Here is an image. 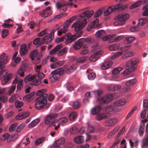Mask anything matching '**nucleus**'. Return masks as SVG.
<instances>
[{
	"label": "nucleus",
	"instance_id": "obj_21",
	"mask_svg": "<svg viewBox=\"0 0 148 148\" xmlns=\"http://www.w3.org/2000/svg\"><path fill=\"white\" fill-rule=\"evenodd\" d=\"M12 76V74L10 73L7 76L4 77L1 80L2 85H5L11 78Z\"/></svg>",
	"mask_w": 148,
	"mask_h": 148
},
{
	"label": "nucleus",
	"instance_id": "obj_26",
	"mask_svg": "<svg viewBox=\"0 0 148 148\" xmlns=\"http://www.w3.org/2000/svg\"><path fill=\"white\" fill-rule=\"evenodd\" d=\"M112 36H113L112 39V42H117L121 39H123L124 38V36L123 35L115 36L114 35H112Z\"/></svg>",
	"mask_w": 148,
	"mask_h": 148
},
{
	"label": "nucleus",
	"instance_id": "obj_25",
	"mask_svg": "<svg viewBox=\"0 0 148 148\" xmlns=\"http://www.w3.org/2000/svg\"><path fill=\"white\" fill-rule=\"evenodd\" d=\"M119 126L115 127L112 131L109 133L107 136V138H109L112 137L115 133L119 130Z\"/></svg>",
	"mask_w": 148,
	"mask_h": 148
},
{
	"label": "nucleus",
	"instance_id": "obj_57",
	"mask_svg": "<svg viewBox=\"0 0 148 148\" xmlns=\"http://www.w3.org/2000/svg\"><path fill=\"white\" fill-rule=\"evenodd\" d=\"M15 107L16 108H19L21 107L23 105V102L18 100H16L15 103Z\"/></svg>",
	"mask_w": 148,
	"mask_h": 148
},
{
	"label": "nucleus",
	"instance_id": "obj_11",
	"mask_svg": "<svg viewBox=\"0 0 148 148\" xmlns=\"http://www.w3.org/2000/svg\"><path fill=\"white\" fill-rule=\"evenodd\" d=\"M94 13V12L93 10H91L89 12V10H87L83 12L81 14V17H84L85 18L88 19L91 16L93 15Z\"/></svg>",
	"mask_w": 148,
	"mask_h": 148
},
{
	"label": "nucleus",
	"instance_id": "obj_4",
	"mask_svg": "<svg viewBox=\"0 0 148 148\" xmlns=\"http://www.w3.org/2000/svg\"><path fill=\"white\" fill-rule=\"evenodd\" d=\"M113 107L112 106L107 107L106 108L105 113L99 112L96 114V119L98 121H99L104 119H108L111 116V114L110 112L113 111Z\"/></svg>",
	"mask_w": 148,
	"mask_h": 148
},
{
	"label": "nucleus",
	"instance_id": "obj_24",
	"mask_svg": "<svg viewBox=\"0 0 148 148\" xmlns=\"http://www.w3.org/2000/svg\"><path fill=\"white\" fill-rule=\"evenodd\" d=\"M121 86L120 85H111L109 86L108 87V89L113 91L118 90L121 89Z\"/></svg>",
	"mask_w": 148,
	"mask_h": 148
},
{
	"label": "nucleus",
	"instance_id": "obj_17",
	"mask_svg": "<svg viewBox=\"0 0 148 148\" xmlns=\"http://www.w3.org/2000/svg\"><path fill=\"white\" fill-rule=\"evenodd\" d=\"M106 35L105 31L103 30H100L97 31L95 33V36L98 38L101 39L103 37Z\"/></svg>",
	"mask_w": 148,
	"mask_h": 148
},
{
	"label": "nucleus",
	"instance_id": "obj_54",
	"mask_svg": "<svg viewBox=\"0 0 148 148\" xmlns=\"http://www.w3.org/2000/svg\"><path fill=\"white\" fill-rule=\"evenodd\" d=\"M108 103L112 100L114 98L113 95L111 94L105 95Z\"/></svg>",
	"mask_w": 148,
	"mask_h": 148
},
{
	"label": "nucleus",
	"instance_id": "obj_5",
	"mask_svg": "<svg viewBox=\"0 0 148 148\" xmlns=\"http://www.w3.org/2000/svg\"><path fill=\"white\" fill-rule=\"evenodd\" d=\"M82 33L83 32L80 31L76 33V34L73 35H71V34L69 33L65 34V36L66 37V38L65 41V43L66 44L70 43L80 37Z\"/></svg>",
	"mask_w": 148,
	"mask_h": 148
},
{
	"label": "nucleus",
	"instance_id": "obj_62",
	"mask_svg": "<svg viewBox=\"0 0 148 148\" xmlns=\"http://www.w3.org/2000/svg\"><path fill=\"white\" fill-rule=\"evenodd\" d=\"M123 54V52L122 51H120L113 54H112L111 56V58L112 59H115L117 57Z\"/></svg>",
	"mask_w": 148,
	"mask_h": 148
},
{
	"label": "nucleus",
	"instance_id": "obj_19",
	"mask_svg": "<svg viewBox=\"0 0 148 148\" xmlns=\"http://www.w3.org/2000/svg\"><path fill=\"white\" fill-rule=\"evenodd\" d=\"M36 74H34L32 75H28L24 78V81L25 82L31 81L34 79H36Z\"/></svg>",
	"mask_w": 148,
	"mask_h": 148
},
{
	"label": "nucleus",
	"instance_id": "obj_33",
	"mask_svg": "<svg viewBox=\"0 0 148 148\" xmlns=\"http://www.w3.org/2000/svg\"><path fill=\"white\" fill-rule=\"evenodd\" d=\"M98 102L101 104H105L108 103L105 95L97 99Z\"/></svg>",
	"mask_w": 148,
	"mask_h": 148
},
{
	"label": "nucleus",
	"instance_id": "obj_27",
	"mask_svg": "<svg viewBox=\"0 0 148 148\" xmlns=\"http://www.w3.org/2000/svg\"><path fill=\"white\" fill-rule=\"evenodd\" d=\"M101 107L99 106H96L92 108L91 110V113L93 115H95L101 110Z\"/></svg>",
	"mask_w": 148,
	"mask_h": 148
},
{
	"label": "nucleus",
	"instance_id": "obj_15",
	"mask_svg": "<svg viewBox=\"0 0 148 148\" xmlns=\"http://www.w3.org/2000/svg\"><path fill=\"white\" fill-rule=\"evenodd\" d=\"M29 113L27 112H21L18 114L15 117V119L17 120L22 119L27 117Z\"/></svg>",
	"mask_w": 148,
	"mask_h": 148
},
{
	"label": "nucleus",
	"instance_id": "obj_18",
	"mask_svg": "<svg viewBox=\"0 0 148 148\" xmlns=\"http://www.w3.org/2000/svg\"><path fill=\"white\" fill-rule=\"evenodd\" d=\"M5 55L4 53H2L0 57V64H5L8 61V58L5 57Z\"/></svg>",
	"mask_w": 148,
	"mask_h": 148
},
{
	"label": "nucleus",
	"instance_id": "obj_58",
	"mask_svg": "<svg viewBox=\"0 0 148 148\" xmlns=\"http://www.w3.org/2000/svg\"><path fill=\"white\" fill-rule=\"evenodd\" d=\"M99 22V19L98 18H96L91 22V23L93 25V26L95 28L98 27H99L100 26Z\"/></svg>",
	"mask_w": 148,
	"mask_h": 148
},
{
	"label": "nucleus",
	"instance_id": "obj_51",
	"mask_svg": "<svg viewBox=\"0 0 148 148\" xmlns=\"http://www.w3.org/2000/svg\"><path fill=\"white\" fill-rule=\"evenodd\" d=\"M45 139L44 137H41L37 139L35 141V144L36 145H38L42 143Z\"/></svg>",
	"mask_w": 148,
	"mask_h": 148
},
{
	"label": "nucleus",
	"instance_id": "obj_34",
	"mask_svg": "<svg viewBox=\"0 0 148 148\" xmlns=\"http://www.w3.org/2000/svg\"><path fill=\"white\" fill-rule=\"evenodd\" d=\"M38 51L37 49H35L32 51L29 54V57L32 60L34 59V58L36 57L38 54Z\"/></svg>",
	"mask_w": 148,
	"mask_h": 148
},
{
	"label": "nucleus",
	"instance_id": "obj_9",
	"mask_svg": "<svg viewBox=\"0 0 148 148\" xmlns=\"http://www.w3.org/2000/svg\"><path fill=\"white\" fill-rule=\"evenodd\" d=\"M51 9L50 7H48L42 10L40 12V15L44 18L51 15L52 13V12L50 11Z\"/></svg>",
	"mask_w": 148,
	"mask_h": 148
},
{
	"label": "nucleus",
	"instance_id": "obj_14",
	"mask_svg": "<svg viewBox=\"0 0 148 148\" xmlns=\"http://www.w3.org/2000/svg\"><path fill=\"white\" fill-rule=\"evenodd\" d=\"M69 27V24H64L63 27L60 29H59L58 31L57 34L59 36H61L63 34L66 33L68 30Z\"/></svg>",
	"mask_w": 148,
	"mask_h": 148
},
{
	"label": "nucleus",
	"instance_id": "obj_41",
	"mask_svg": "<svg viewBox=\"0 0 148 148\" xmlns=\"http://www.w3.org/2000/svg\"><path fill=\"white\" fill-rule=\"evenodd\" d=\"M103 93V91L101 90H97L95 91H91V93L93 96H99Z\"/></svg>",
	"mask_w": 148,
	"mask_h": 148
},
{
	"label": "nucleus",
	"instance_id": "obj_45",
	"mask_svg": "<svg viewBox=\"0 0 148 148\" xmlns=\"http://www.w3.org/2000/svg\"><path fill=\"white\" fill-rule=\"evenodd\" d=\"M105 9L104 7L100 8L97 11L94 15V17L95 18H96L102 14L103 10Z\"/></svg>",
	"mask_w": 148,
	"mask_h": 148
},
{
	"label": "nucleus",
	"instance_id": "obj_29",
	"mask_svg": "<svg viewBox=\"0 0 148 148\" xmlns=\"http://www.w3.org/2000/svg\"><path fill=\"white\" fill-rule=\"evenodd\" d=\"M26 69L20 67L17 71V73L20 76L23 77L25 75V71Z\"/></svg>",
	"mask_w": 148,
	"mask_h": 148
},
{
	"label": "nucleus",
	"instance_id": "obj_16",
	"mask_svg": "<svg viewBox=\"0 0 148 148\" xmlns=\"http://www.w3.org/2000/svg\"><path fill=\"white\" fill-rule=\"evenodd\" d=\"M84 141V137L82 136H77L74 138V142L77 144L83 143Z\"/></svg>",
	"mask_w": 148,
	"mask_h": 148
},
{
	"label": "nucleus",
	"instance_id": "obj_56",
	"mask_svg": "<svg viewBox=\"0 0 148 148\" xmlns=\"http://www.w3.org/2000/svg\"><path fill=\"white\" fill-rule=\"evenodd\" d=\"M18 125V124L16 123H15L12 124L9 128V132H13Z\"/></svg>",
	"mask_w": 148,
	"mask_h": 148
},
{
	"label": "nucleus",
	"instance_id": "obj_63",
	"mask_svg": "<svg viewBox=\"0 0 148 148\" xmlns=\"http://www.w3.org/2000/svg\"><path fill=\"white\" fill-rule=\"evenodd\" d=\"M70 132L72 134H76L78 132V130L76 126H73L70 129Z\"/></svg>",
	"mask_w": 148,
	"mask_h": 148
},
{
	"label": "nucleus",
	"instance_id": "obj_6",
	"mask_svg": "<svg viewBox=\"0 0 148 148\" xmlns=\"http://www.w3.org/2000/svg\"><path fill=\"white\" fill-rule=\"evenodd\" d=\"M87 23L86 19L84 18L80 22L79 21L75 22L72 25V27L74 28V30L76 33L82 32L81 30L86 25Z\"/></svg>",
	"mask_w": 148,
	"mask_h": 148
},
{
	"label": "nucleus",
	"instance_id": "obj_59",
	"mask_svg": "<svg viewBox=\"0 0 148 148\" xmlns=\"http://www.w3.org/2000/svg\"><path fill=\"white\" fill-rule=\"evenodd\" d=\"M42 40H40V38H36L33 41V44L35 45H40L42 44Z\"/></svg>",
	"mask_w": 148,
	"mask_h": 148
},
{
	"label": "nucleus",
	"instance_id": "obj_40",
	"mask_svg": "<svg viewBox=\"0 0 148 148\" xmlns=\"http://www.w3.org/2000/svg\"><path fill=\"white\" fill-rule=\"evenodd\" d=\"M97 127H94L92 126H89L87 128L88 132L89 133H92L95 132H98L99 131L97 130Z\"/></svg>",
	"mask_w": 148,
	"mask_h": 148
},
{
	"label": "nucleus",
	"instance_id": "obj_60",
	"mask_svg": "<svg viewBox=\"0 0 148 148\" xmlns=\"http://www.w3.org/2000/svg\"><path fill=\"white\" fill-rule=\"evenodd\" d=\"M45 92L46 90L45 89H41L37 91V94L38 96L43 97L44 94H47L45 93Z\"/></svg>",
	"mask_w": 148,
	"mask_h": 148
},
{
	"label": "nucleus",
	"instance_id": "obj_31",
	"mask_svg": "<svg viewBox=\"0 0 148 148\" xmlns=\"http://www.w3.org/2000/svg\"><path fill=\"white\" fill-rule=\"evenodd\" d=\"M69 104L72 105L73 108L74 109H77L80 107V103L79 102L76 101L74 102H71L69 103Z\"/></svg>",
	"mask_w": 148,
	"mask_h": 148
},
{
	"label": "nucleus",
	"instance_id": "obj_2",
	"mask_svg": "<svg viewBox=\"0 0 148 148\" xmlns=\"http://www.w3.org/2000/svg\"><path fill=\"white\" fill-rule=\"evenodd\" d=\"M92 51L95 52L93 54L91 55L89 58V60L92 62L97 61L103 53V51L100 49V47L97 44L93 47Z\"/></svg>",
	"mask_w": 148,
	"mask_h": 148
},
{
	"label": "nucleus",
	"instance_id": "obj_53",
	"mask_svg": "<svg viewBox=\"0 0 148 148\" xmlns=\"http://www.w3.org/2000/svg\"><path fill=\"white\" fill-rule=\"evenodd\" d=\"M142 3V1H140L132 5L130 7V9H132L135 8L137 7L140 5Z\"/></svg>",
	"mask_w": 148,
	"mask_h": 148
},
{
	"label": "nucleus",
	"instance_id": "obj_42",
	"mask_svg": "<svg viewBox=\"0 0 148 148\" xmlns=\"http://www.w3.org/2000/svg\"><path fill=\"white\" fill-rule=\"evenodd\" d=\"M19 136V134L18 133L10 135V136L9 137L8 141L11 142V141H14Z\"/></svg>",
	"mask_w": 148,
	"mask_h": 148
},
{
	"label": "nucleus",
	"instance_id": "obj_47",
	"mask_svg": "<svg viewBox=\"0 0 148 148\" xmlns=\"http://www.w3.org/2000/svg\"><path fill=\"white\" fill-rule=\"evenodd\" d=\"M121 6L122 4L119 3L115 5H112L111 6L113 9L114 11L116 10L122 11Z\"/></svg>",
	"mask_w": 148,
	"mask_h": 148
},
{
	"label": "nucleus",
	"instance_id": "obj_44",
	"mask_svg": "<svg viewBox=\"0 0 148 148\" xmlns=\"http://www.w3.org/2000/svg\"><path fill=\"white\" fill-rule=\"evenodd\" d=\"M136 82V79H134L127 82L125 84L127 86H132L135 84Z\"/></svg>",
	"mask_w": 148,
	"mask_h": 148
},
{
	"label": "nucleus",
	"instance_id": "obj_37",
	"mask_svg": "<svg viewBox=\"0 0 148 148\" xmlns=\"http://www.w3.org/2000/svg\"><path fill=\"white\" fill-rule=\"evenodd\" d=\"M135 38L132 36L127 37L125 40V42L127 44H129L132 42L134 40H135Z\"/></svg>",
	"mask_w": 148,
	"mask_h": 148
},
{
	"label": "nucleus",
	"instance_id": "obj_52",
	"mask_svg": "<svg viewBox=\"0 0 148 148\" xmlns=\"http://www.w3.org/2000/svg\"><path fill=\"white\" fill-rule=\"evenodd\" d=\"M65 139L64 138L61 137L58 139L55 142V144L58 145H62L65 143Z\"/></svg>",
	"mask_w": 148,
	"mask_h": 148
},
{
	"label": "nucleus",
	"instance_id": "obj_55",
	"mask_svg": "<svg viewBox=\"0 0 148 148\" xmlns=\"http://www.w3.org/2000/svg\"><path fill=\"white\" fill-rule=\"evenodd\" d=\"M118 48L119 46L116 43L113 44L109 47V49L110 51H115Z\"/></svg>",
	"mask_w": 148,
	"mask_h": 148
},
{
	"label": "nucleus",
	"instance_id": "obj_3",
	"mask_svg": "<svg viewBox=\"0 0 148 148\" xmlns=\"http://www.w3.org/2000/svg\"><path fill=\"white\" fill-rule=\"evenodd\" d=\"M130 17L129 14H120L115 17L116 20L114 22L113 25L115 26H120L124 25L127 20Z\"/></svg>",
	"mask_w": 148,
	"mask_h": 148
},
{
	"label": "nucleus",
	"instance_id": "obj_1",
	"mask_svg": "<svg viewBox=\"0 0 148 148\" xmlns=\"http://www.w3.org/2000/svg\"><path fill=\"white\" fill-rule=\"evenodd\" d=\"M44 97L39 96L36 99L35 106L36 109L40 110L42 108L47 109L49 105L47 104V94H44Z\"/></svg>",
	"mask_w": 148,
	"mask_h": 148
},
{
	"label": "nucleus",
	"instance_id": "obj_43",
	"mask_svg": "<svg viewBox=\"0 0 148 148\" xmlns=\"http://www.w3.org/2000/svg\"><path fill=\"white\" fill-rule=\"evenodd\" d=\"M29 64L28 63L27 60L25 59H23V60L22 62L21 66H20L22 68L25 69H26L28 67Z\"/></svg>",
	"mask_w": 148,
	"mask_h": 148
},
{
	"label": "nucleus",
	"instance_id": "obj_13",
	"mask_svg": "<svg viewBox=\"0 0 148 148\" xmlns=\"http://www.w3.org/2000/svg\"><path fill=\"white\" fill-rule=\"evenodd\" d=\"M83 44L80 38L75 42V44L73 46V48L74 50L79 49L82 47Z\"/></svg>",
	"mask_w": 148,
	"mask_h": 148
},
{
	"label": "nucleus",
	"instance_id": "obj_48",
	"mask_svg": "<svg viewBox=\"0 0 148 148\" xmlns=\"http://www.w3.org/2000/svg\"><path fill=\"white\" fill-rule=\"evenodd\" d=\"M68 121V119L66 117H63L60 118L58 121L62 125H63Z\"/></svg>",
	"mask_w": 148,
	"mask_h": 148
},
{
	"label": "nucleus",
	"instance_id": "obj_46",
	"mask_svg": "<svg viewBox=\"0 0 148 148\" xmlns=\"http://www.w3.org/2000/svg\"><path fill=\"white\" fill-rule=\"evenodd\" d=\"M52 73H56L58 75H59V76L60 77V75H61L63 74L64 73V71L62 68H59L53 71Z\"/></svg>",
	"mask_w": 148,
	"mask_h": 148
},
{
	"label": "nucleus",
	"instance_id": "obj_7",
	"mask_svg": "<svg viewBox=\"0 0 148 148\" xmlns=\"http://www.w3.org/2000/svg\"><path fill=\"white\" fill-rule=\"evenodd\" d=\"M139 60L137 58H133L130 60L126 63L127 66L131 69V71H134L136 67V65L138 63Z\"/></svg>",
	"mask_w": 148,
	"mask_h": 148
},
{
	"label": "nucleus",
	"instance_id": "obj_32",
	"mask_svg": "<svg viewBox=\"0 0 148 148\" xmlns=\"http://www.w3.org/2000/svg\"><path fill=\"white\" fill-rule=\"evenodd\" d=\"M148 21V19L147 17H145L140 18L138 20V26H142L145 24Z\"/></svg>",
	"mask_w": 148,
	"mask_h": 148
},
{
	"label": "nucleus",
	"instance_id": "obj_10",
	"mask_svg": "<svg viewBox=\"0 0 148 148\" xmlns=\"http://www.w3.org/2000/svg\"><path fill=\"white\" fill-rule=\"evenodd\" d=\"M117 122L116 118H111L105 121V125L108 127H111L114 125Z\"/></svg>",
	"mask_w": 148,
	"mask_h": 148
},
{
	"label": "nucleus",
	"instance_id": "obj_64",
	"mask_svg": "<svg viewBox=\"0 0 148 148\" xmlns=\"http://www.w3.org/2000/svg\"><path fill=\"white\" fill-rule=\"evenodd\" d=\"M86 60L85 57H82L78 58L76 59V62L78 63H82L84 62Z\"/></svg>",
	"mask_w": 148,
	"mask_h": 148
},
{
	"label": "nucleus",
	"instance_id": "obj_36",
	"mask_svg": "<svg viewBox=\"0 0 148 148\" xmlns=\"http://www.w3.org/2000/svg\"><path fill=\"white\" fill-rule=\"evenodd\" d=\"M77 113L75 112H71L69 115V119L71 121L74 120L77 117Z\"/></svg>",
	"mask_w": 148,
	"mask_h": 148
},
{
	"label": "nucleus",
	"instance_id": "obj_12",
	"mask_svg": "<svg viewBox=\"0 0 148 148\" xmlns=\"http://www.w3.org/2000/svg\"><path fill=\"white\" fill-rule=\"evenodd\" d=\"M28 49L27 45L25 44H22L20 49L19 53L21 56L26 54L28 51Z\"/></svg>",
	"mask_w": 148,
	"mask_h": 148
},
{
	"label": "nucleus",
	"instance_id": "obj_30",
	"mask_svg": "<svg viewBox=\"0 0 148 148\" xmlns=\"http://www.w3.org/2000/svg\"><path fill=\"white\" fill-rule=\"evenodd\" d=\"M114 12V11L112 6H110L104 11V16H108Z\"/></svg>",
	"mask_w": 148,
	"mask_h": 148
},
{
	"label": "nucleus",
	"instance_id": "obj_39",
	"mask_svg": "<svg viewBox=\"0 0 148 148\" xmlns=\"http://www.w3.org/2000/svg\"><path fill=\"white\" fill-rule=\"evenodd\" d=\"M51 40V37H48L47 35H46L43 38L42 40V44L44 43L47 44L50 42Z\"/></svg>",
	"mask_w": 148,
	"mask_h": 148
},
{
	"label": "nucleus",
	"instance_id": "obj_61",
	"mask_svg": "<svg viewBox=\"0 0 148 148\" xmlns=\"http://www.w3.org/2000/svg\"><path fill=\"white\" fill-rule=\"evenodd\" d=\"M123 69L121 67H118L114 68L112 71V73L115 75L119 73Z\"/></svg>",
	"mask_w": 148,
	"mask_h": 148
},
{
	"label": "nucleus",
	"instance_id": "obj_23",
	"mask_svg": "<svg viewBox=\"0 0 148 148\" xmlns=\"http://www.w3.org/2000/svg\"><path fill=\"white\" fill-rule=\"evenodd\" d=\"M126 102L124 99H119L115 101L114 103V105L116 106H119L124 105Z\"/></svg>",
	"mask_w": 148,
	"mask_h": 148
},
{
	"label": "nucleus",
	"instance_id": "obj_22",
	"mask_svg": "<svg viewBox=\"0 0 148 148\" xmlns=\"http://www.w3.org/2000/svg\"><path fill=\"white\" fill-rule=\"evenodd\" d=\"M39 118H37L32 121L28 125V127L32 128L36 125L40 121Z\"/></svg>",
	"mask_w": 148,
	"mask_h": 148
},
{
	"label": "nucleus",
	"instance_id": "obj_20",
	"mask_svg": "<svg viewBox=\"0 0 148 148\" xmlns=\"http://www.w3.org/2000/svg\"><path fill=\"white\" fill-rule=\"evenodd\" d=\"M112 64V61L105 62L101 65V68L103 70H106L110 67Z\"/></svg>",
	"mask_w": 148,
	"mask_h": 148
},
{
	"label": "nucleus",
	"instance_id": "obj_8",
	"mask_svg": "<svg viewBox=\"0 0 148 148\" xmlns=\"http://www.w3.org/2000/svg\"><path fill=\"white\" fill-rule=\"evenodd\" d=\"M58 116L57 114L52 113L47 115L44 119V122L45 124H48L51 123L52 119L56 118Z\"/></svg>",
	"mask_w": 148,
	"mask_h": 148
},
{
	"label": "nucleus",
	"instance_id": "obj_38",
	"mask_svg": "<svg viewBox=\"0 0 148 148\" xmlns=\"http://www.w3.org/2000/svg\"><path fill=\"white\" fill-rule=\"evenodd\" d=\"M142 9L144 10L142 13V15L144 16H148V4L143 6Z\"/></svg>",
	"mask_w": 148,
	"mask_h": 148
},
{
	"label": "nucleus",
	"instance_id": "obj_49",
	"mask_svg": "<svg viewBox=\"0 0 148 148\" xmlns=\"http://www.w3.org/2000/svg\"><path fill=\"white\" fill-rule=\"evenodd\" d=\"M75 67L74 65H72L67 68L66 73L70 74L74 71L75 69Z\"/></svg>",
	"mask_w": 148,
	"mask_h": 148
},
{
	"label": "nucleus",
	"instance_id": "obj_35",
	"mask_svg": "<svg viewBox=\"0 0 148 148\" xmlns=\"http://www.w3.org/2000/svg\"><path fill=\"white\" fill-rule=\"evenodd\" d=\"M83 44L84 42L87 43H91L93 42V40L90 37H88L86 38H80Z\"/></svg>",
	"mask_w": 148,
	"mask_h": 148
},
{
	"label": "nucleus",
	"instance_id": "obj_28",
	"mask_svg": "<svg viewBox=\"0 0 148 148\" xmlns=\"http://www.w3.org/2000/svg\"><path fill=\"white\" fill-rule=\"evenodd\" d=\"M10 136V135L8 133H5L2 135L1 136L0 138V139L1 140H7V143H9L10 142H8V140L9 137Z\"/></svg>",
	"mask_w": 148,
	"mask_h": 148
},
{
	"label": "nucleus",
	"instance_id": "obj_50",
	"mask_svg": "<svg viewBox=\"0 0 148 148\" xmlns=\"http://www.w3.org/2000/svg\"><path fill=\"white\" fill-rule=\"evenodd\" d=\"M23 80L19 78H15L13 81V83L14 84H17L18 85L23 84Z\"/></svg>",
	"mask_w": 148,
	"mask_h": 148
}]
</instances>
